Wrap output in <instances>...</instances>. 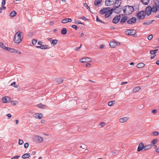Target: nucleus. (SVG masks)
<instances>
[{"label":"nucleus","instance_id":"nucleus-1","mask_svg":"<svg viewBox=\"0 0 159 159\" xmlns=\"http://www.w3.org/2000/svg\"><path fill=\"white\" fill-rule=\"evenodd\" d=\"M121 1L120 0H114L113 5L114 11L116 13H120L122 9V7L120 6L121 4Z\"/></svg>","mask_w":159,"mask_h":159},{"label":"nucleus","instance_id":"nucleus-2","mask_svg":"<svg viewBox=\"0 0 159 159\" xmlns=\"http://www.w3.org/2000/svg\"><path fill=\"white\" fill-rule=\"evenodd\" d=\"M22 32L17 31L15 34L14 38V42L17 44H19L21 41L22 38L21 37Z\"/></svg>","mask_w":159,"mask_h":159},{"label":"nucleus","instance_id":"nucleus-3","mask_svg":"<svg viewBox=\"0 0 159 159\" xmlns=\"http://www.w3.org/2000/svg\"><path fill=\"white\" fill-rule=\"evenodd\" d=\"M134 11L133 7L126 6L124 7L123 10L124 13L125 15H130Z\"/></svg>","mask_w":159,"mask_h":159},{"label":"nucleus","instance_id":"nucleus-4","mask_svg":"<svg viewBox=\"0 0 159 159\" xmlns=\"http://www.w3.org/2000/svg\"><path fill=\"white\" fill-rule=\"evenodd\" d=\"M137 16L139 19L143 20L146 16V12L144 11H140L137 13Z\"/></svg>","mask_w":159,"mask_h":159},{"label":"nucleus","instance_id":"nucleus-5","mask_svg":"<svg viewBox=\"0 0 159 159\" xmlns=\"http://www.w3.org/2000/svg\"><path fill=\"white\" fill-rule=\"evenodd\" d=\"M136 33V30H128L125 31V33L126 34L129 35H134Z\"/></svg>","mask_w":159,"mask_h":159},{"label":"nucleus","instance_id":"nucleus-6","mask_svg":"<svg viewBox=\"0 0 159 159\" xmlns=\"http://www.w3.org/2000/svg\"><path fill=\"white\" fill-rule=\"evenodd\" d=\"M80 61L82 63H87L91 62L92 60L90 58L86 57L80 59Z\"/></svg>","mask_w":159,"mask_h":159},{"label":"nucleus","instance_id":"nucleus-7","mask_svg":"<svg viewBox=\"0 0 159 159\" xmlns=\"http://www.w3.org/2000/svg\"><path fill=\"white\" fill-rule=\"evenodd\" d=\"M118 45H120V43L117 42L111 41L110 42V45L112 48H114Z\"/></svg>","mask_w":159,"mask_h":159},{"label":"nucleus","instance_id":"nucleus-8","mask_svg":"<svg viewBox=\"0 0 159 159\" xmlns=\"http://www.w3.org/2000/svg\"><path fill=\"white\" fill-rule=\"evenodd\" d=\"M152 8L151 6H149L147 7L146 8V14L147 16L150 15L151 13Z\"/></svg>","mask_w":159,"mask_h":159},{"label":"nucleus","instance_id":"nucleus-9","mask_svg":"<svg viewBox=\"0 0 159 159\" xmlns=\"http://www.w3.org/2000/svg\"><path fill=\"white\" fill-rule=\"evenodd\" d=\"M114 0H106L105 4L106 6H111L114 4Z\"/></svg>","mask_w":159,"mask_h":159},{"label":"nucleus","instance_id":"nucleus-10","mask_svg":"<svg viewBox=\"0 0 159 159\" xmlns=\"http://www.w3.org/2000/svg\"><path fill=\"white\" fill-rule=\"evenodd\" d=\"M33 116L34 118L39 119H42L43 117V115L41 113H36Z\"/></svg>","mask_w":159,"mask_h":159},{"label":"nucleus","instance_id":"nucleus-11","mask_svg":"<svg viewBox=\"0 0 159 159\" xmlns=\"http://www.w3.org/2000/svg\"><path fill=\"white\" fill-rule=\"evenodd\" d=\"M136 19L135 17H133L127 21V23L128 24H132L136 22Z\"/></svg>","mask_w":159,"mask_h":159},{"label":"nucleus","instance_id":"nucleus-12","mask_svg":"<svg viewBox=\"0 0 159 159\" xmlns=\"http://www.w3.org/2000/svg\"><path fill=\"white\" fill-rule=\"evenodd\" d=\"M114 11L113 9L108 10L106 13L105 15V17L107 18L110 16L112 13L113 11Z\"/></svg>","mask_w":159,"mask_h":159},{"label":"nucleus","instance_id":"nucleus-13","mask_svg":"<svg viewBox=\"0 0 159 159\" xmlns=\"http://www.w3.org/2000/svg\"><path fill=\"white\" fill-rule=\"evenodd\" d=\"M120 16L115 17L112 20L113 22L115 24L117 23L120 20Z\"/></svg>","mask_w":159,"mask_h":159},{"label":"nucleus","instance_id":"nucleus-14","mask_svg":"<svg viewBox=\"0 0 159 159\" xmlns=\"http://www.w3.org/2000/svg\"><path fill=\"white\" fill-rule=\"evenodd\" d=\"M144 145L143 143H140L138 147L137 151L138 152H140L141 150H144Z\"/></svg>","mask_w":159,"mask_h":159},{"label":"nucleus","instance_id":"nucleus-15","mask_svg":"<svg viewBox=\"0 0 159 159\" xmlns=\"http://www.w3.org/2000/svg\"><path fill=\"white\" fill-rule=\"evenodd\" d=\"M129 119V118L125 116L119 119V122L120 123L125 122L127 121Z\"/></svg>","mask_w":159,"mask_h":159},{"label":"nucleus","instance_id":"nucleus-16","mask_svg":"<svg viewBox=\"0 0 159 159\" xmlns=\"http://www.w3.org/2000/svg\"><path fill=\"white\" fill-rule=\"evenodd\" d=\"M35 139L36 141L38 143H41L43 141V138L39 136H36L35 137Z\"/></svg>","mask_w":159,"mask_h":159},{"label":"nucleus","instance_id":"nucleus-17","mask_svg":"<svg viewBox=\"0 0 159 159\" xmlns=\"http://www.w3.org/2000/svg\"><path fill=\"white\" fill-rule=\"evenodd\" d=\"M110 9V7H107L101 9L100 11V13L101 14H104L106 13V12L108 10Z\"/></svg>","mask_w":159,"mask_h":159},{"label":"nucleus","instance_id":"nucleus-18","mask_svg":"<svg viewBox=\"0 0 159 159\" xmlns=\"http://www.w3.org/2000/svg\"><path fill=\"white\" fill-rule=\"evenodd\" d=\"M10 98L8 97H3L2 98V100L4 103L8 102L9 101L10 102Z\"/></svg>","mask_w":159,"mask_h":159},{"label":"nucleus","instance_id":"nucleus-19","mask_svg":"<svg viewBox=\"0 0 159 159\" xmlns=\"http://www.w3.org/2000/svg\"><path fill=\"white\" fill-rule=\"evenodd\" d=\"M72 21L71 18H65L62 20V22L63 23H66L67 22H70Z\"/></svg>","mask_w":159,"mask_h":159},{"label":"nucleus","instance_id":"nucleus-20","mask_svg":"<svg viewBox=\"0 0 159 159\" xmlns=\"http://www.w3.org/2000/svg\"><path fill=\"white\" fill-rule=\"evenodd\" d=\"M37 48H40L42 49H46L49 48V46L46 45H41L40 46H36Z\"/></svg>","mask_w":159,"mask_h":159},{"label":"nucleus","instance_id":"nucleus-21","mask_svg":"<svg viewBox=\"0 0 159 159\" xmlns=\"http://www.w3.org/2000/svg\"><path fill=\"white\" fill-rule=\"evenodd\" d=\"M129 18L127 16L123 17L121 20L120 22L121 24H123Z\"/></svg>","mask_w":159,"mask_h":159},{"label":"nucleus","instance_id":"nucleus-22","mask_svg":"<svg viewBox=\"0 0 159 159\" xmlns=\"http://www.w3.org/2000/svg\"><path fill=\"white\" fill-rule=\"evenodd\" d=\"M58 42V40L55 39H53L52 41H50L51 45L53 46L56 45Z\"/></svg>","mask_w":159,"mask_h":159},{"label":"nucleus","instance_id":"nucleus-23","mask_svg":"<svg viewBox=\"0 0 159 159\" xmlns=\"http://www.w3.org/2000/svg\"><path fill=\"white\" fill-rule=\"evenodd\" d=\"M6 50H7L9 52H11L15 53L16 52V49L14 48H6Z\"/></svg>","mask_w":159,"mask_h":159},{"label":"nucleus","instance_id":"nucleus-24","mask_svg":"<svg viewBox=\"0 0 159 159\" xmlns=\"http://www.w3.org/2000/svg\"><path fill=\"white\" fill-rule=\"evenodd\" d=\"M145 66V64L143 63H140L138 64L136 66V67L139 68H142L144 67Z\"/></svg>","mask_w":159,"mask_h":159},{"label":"nucleus","instance_id":"nucleus-25","mask_svg":"<svg viewBox=\"0 0 159 159\" xmlns=\"http://www.w3.org/2000/svg\"><path fill=\"white\" fill-rule=\"evenodd\" d=\"M30 157V153H26L24 154L22 156V158L23 159H26L29 158Z\"/></svg>","mask_w":159,"mask_h":159},{"label":"nucleus","instance_id":"nucleus-26","mask_svg":"<svg viewBox=\"0 0 159 159\" xmlns=\"http://www.w3.org/2000/svg\"><path fill=\"white\" fill-rule=\"evenodd\" d=\"M37 107H38L42 109H45L46 107V106L43 105L42 103H40L37 105Z\"/></svg>","mask_w":159,"mask_h":159},{"label":"nucleus","instance_id":"nucleus-27","mask_svg":"<svg viewBox=\"0 0 159 159\" xmlns=\"http://www.w3.org/2000/svg\"><path fill=\"white\" fill-rule=\"evenodd\" d=\"M102 1V0H95L94 2L95 6H98V5L100 4Z\"/></svg>","mask_w":159,"mask_h":159},{"label":"nucleus","instance_id":"nucleus-28","mask_svg":"<svg viewBox=\"0 0 159 159\" xmlns=\"http://www.w3.org/2000/svg\"><path fill=\"white\" fill-rule=\"evenodd\" d=\"M141 89V88L139 87H137L134 88L133 90V92L135 93L140 90Z\"/></svg>","mask_w":159,"mask_h":159},{"label":"nucleus","instance_id":"nucleus-29","mask_svg":"<svg viewBox=\"0 0 159 159\" xmlns=\"http://www.w3.org/2000/svg\"><path fill=\"white\" fill-rule=\"evenodd\" d=\"M67 33V30L66 28H63L61 31V33L62 34H66Z\"/></svg>","mask_w":159,"mask_h":159},{"label":"nucleus","instance_id":"nucleus-30","mask_svg":"<svg viewBox=\"0 0 159 159\" xmlns=\"http://www.w3.org/2000/svg\"><path fill=\"white\" fill-rule=\"evenodd\" d=\"M150 0H141V2L144 5H147L149 2Z\"/></svg>","mask_w":159,"mask_h":159},{"label":"nucleus","instance_id":"nucleus-31","mask_svg":"<svg viewBox=\"0 0 159 159\" xmlns=\"http://www.w3.org/2000/svg\"><path fill=\"white\" fill-rule=\"evenodd\" d=\"M154 21V20H150L146 22H144L143 23V24L144 25H150Z\"/></svg>","mask_w":159,"mask_h":159},{"label":"nucleus","instance_id":"nucleus-32","mask_svg":"<svg viewBox=\"0 0 159 159\" xmlns=\"http://www.w3.org/2000/svg\"><path fill=\"white\" fill-rule=\"evenodd\" d=\"M151 147V146L150 145H148L145 146H144V150L145 151L147 150L150 149Z\"/></svg>","mask_w":159,"mask_h":159},{"label":"nucleus","instance_id":"nucleus-33","mask_svg":"<svg viewBox=\"0 0 159 159\" xmlns=\"http://www.w3.org/2000/svg\"><path fill=\"white\" fill-rule=\"evenodd\" d=\"M158 50V49H156L154 50L151 51L150 52V53L152 55H154L156 56V53L157 52Z\"/></svg>","mask_w":159,"mask_h":159},{"label":"nucleus","instance_id":"nucleus-34","mask_svg":"<svg viewBox=\"0 0 159 159\" xmlns=\"http://www.w3.org/2000/svg\"><path fill=\"white\" fill-rule=\"evenodd\" d=\"M63 81V80H62L61 78H58L57 79L56 82L58 83V84H61Z\"/></svg>","mask_w":159,"mask_h":159},{"label":"nucleus","instance_id":"nucleus-35","mask_svg":"<svg viewBox=\"0 0 159 159\" xmlns=\"http://www.w3.org/2000/svg\"><path fill=\"white\" fill-rule=\"evenodd\" d=\"M157 139H153L151 141L150 145L152 146L156 144L157 142Z\"/></svg>","mask_w":159,"mask_h":159},{"label":"nucleus","instance_id":"nucleus-36","mask_svg":"<svg viewBox=\"0 0 159 159\" xmlns=\"http://www.w3.org/2000/svg\"><path fill=\"white\" fill-rule=\"evenodd\" d=\"M0 47L2 48L5 50H6V48H7L6 47L4 44L1 42H0Z\"/></svg>","mask_w":159,"mask_h":159},{"label":"nucleus","instance_id":"nucleus-37","mask_svg":"<svg viewBox=\"0 0 159 159\" xmlns=\"http://www.w3.org/2000/svg\"><path fill=\"white\" fill-rule=\"evenodd\" d=\"M16 12L15 11H12L10 14V16L11 17H13L15 16L16 15Z\"/></svg>","mask_w":159,"mask_h":159},{"label":"nucleus","instance_id":"nucleus-38","mask_svg":"<svg viewBox=\"0 0 159 159\" xmlns=\"http://www.w3.org/2000/svg\"><path fill=\"white\" fill-rule=\"evenodd\" d=\"M115 103V101H110L108 102V105L110 106H111L113 105Z\"/></svg>","mask_w":159,"mask_h":159},{"label":"nucleus","instance_id":"nucleus-39","mask_svg":"<svg viewBox=\"0 0 159 159\" xmlns=\"http://www.w3.org/2000/svg\"><path fill=\"white\" fill-rule=\"evenodd\" d=\"M152 8V11L153 12H156L157 11V8L156 6H153Z\"/></svg>","mask_w":159,"mask_h":159},{"label":"nucleus","instance_id":"nucleus-40","mask_svg":"<svg viewBox=\"0 0 159 159\" xmlns=\"http://www.w3.org/2000/svg\"><path fill=\"white\" fill-rule=\"evenodd\" d=\"M75 23L76 24H81L84 25V24L82 22H79L77 20H75Z\"/></svg>","mask_w":159,"mask_h":159},{"label":"nucleus","instance_id":"nucleus-41","mask_svg":"<svg viewBox=\"0 0 159 159\" xmlns=\"http://www.w3.org/2000/svg\"><path fill=\"white\" fill-rule=\"evenodd\" d=\"M15 84H16L15 82H14L11 84V85L14 86V87L15 88H17L18 87V85H15Z\"/></svg>","mask_w":159,"mask_h":159},{"label":"nucleus","instance_id":"nucleus-42","mask_svg":"<svg viewBox=\"0 0 159 159\" xmlns=\"http://www.w3.org/2000/svg\"><path fill=\"white\" fill-rule=\"evenodd\" d=\"M153 37L152 34H151L149 35L148 37V40H151L152 39Z\"/></svg>","mask_w":159,"mask_h":159},{"label":"nucleus","instance_id":"nucleus-43","mask_svg":"<svg viewBox=\"0 0 159 159\" xmlns=\"http://www.w3.org/2000/svg\"><path fill=\"white\" fill-rule=\"evenodd\" d=\"M152 134L154 136H158L159 135V133L158 132L155 131L153 132Z\"/></svg>","mask_w":159,"mask_h":159},{"label":"nucleus","instance_id":"nucleus-44","mask_svg":"<svg viewBox=\"0 0 159 159\" xmlns=\"http://www.w3.org/2000/svg\"><path fill=\"white\" fill-rule=\"evenodd\" d=\"M11 103L12 105L15 106L17 104V102L16 101H12Z\"/></svg>","mask_w":159,"mask_h":159},{"label":"nucleus","instance_id":"nucleus-45","mask_svg":"<svg viewBox=\"0 0 159 159\" xmlns=\"http://www.w3.org/2000/svg\"><path fill=\"white\" fill-rule=\"evenodd\" d=\"M23 143V141L21 139H19L18 143L20 145H21Z\"/></svg>","mask_w":159,"mask_h":159},{"label":"nucleus","instance_id":"nucleus-46","mask_svg":"<svg viewBox=\"0 0 159 159\" xmlns=\"http://www.w3.org/2000/svg\"><path fill=\"white\" fill-rule=\"evenodd\" d=\"M20 157V156H16L15 157L11 158V159H17Z\"/></svg>","mask_w":159,"mask_h":159},{"label":"nucleus","instance_id":"nucleus-47","mask_svg":"<svg viewBox=\"0 0 159 159\" xmlns=\"http://www.w3.org/2000/svg\"><path fill=\"white\" fill-rule=\"evenodd\" d=\"M96 20L97 21H98L102 23H104V22H103L102 20H100L98 16L97 17Z\"/></svg>","mask_w":159,"mask_h":159},{"label":"nucleus","instance_id":"nucleus-48","mask_svg":"<svg viewBox=\"0 0 159 159\" xmlns=\"http://www.w3.org/2000/svg\"><path fill=\"white\" fill-rule=\"evenodd\" d=\"M29 143H26L25 144L24 147L25 148H27L29 147Z\"/></svg>","mask_w":159,"mask_h":159},{"label":"nucleus","instance_id":"nucleus-49","mask_svg":"<svg viewBox=\"0 0 159 159\" xmlns=\"http://www.w3.org/2000/svg\"><path fill=\"white\" fill-rule=\"evenodd\" d=\"M37 42V41L35 39H33L32 41V43L33 45H35Z\"/></svg>","mask_w":159,"mask_h":159},{"label":"nucleus","instance_id":"nucleus-50","mask_svg":"<svg viewBox=\"0 0 159 159\" xmlns=\"http://www.w3.org/2000/svg\"><path fill=\"white\" fill-rule=\"evenodd\" d=\"M84 6L85 7H86V8H87V9H90V8L89 7V6L87 5V4L86 3H84Z\"/></svg>","mask_w":159,"mask_h":159},{"label":"nucleus","instance_id":"nucleus-51","mask_svg":"<svg viewBox=\"0 0 159 159\" xmlns=\"http://www.w3.org/2000/svg\"><path fill=\"white\" fill-rule=\"evenodd\" d=\"M33 33L32 32H29L28 33V36L29 37H31L33 36Z\"/></svg>","mask_w":159,"mask_h":159},{"label":"nucleus","instance_id":"nucleus-52","mask_svg":"<svg viewBox=\"0 0 159 159\" xmlns=\"http://www.w3.org/2000/svg\"><path fill=\"white\" fill-rule=\"evenodd\" d=\"M72 27L76 30H77V26L75 25H72Z\"/></svg>","mask_w":159,"mask_h":159},{"label":"nucleus","instance_id":"nucleus-53","mask_svg":"<svg viewBox=\"0 0 159 159\" xmlns=\"http://www.w3.org/2000/svg\"><path fill=\"white\" fill-rule=\"evenodd\" d=\"M6 2L5 0H2V6H4V5L5 4Z\"/></svg>","mask_w":159,"mask_h":159},{"label":"nucleus","instance_id":"nucleus-54","mask_svg":"<svg viewBox=\"0 0 159 159\" xmlns=\"http://www.w3.org/2000/svg\"><path fill=\"white\" fill-rule=\"evenodd\" d=\"M6 8V7L3 6H2L0 8V9L1 10H3L4 9H5Z\"/></svg>","mask_w":159,"mask_h":159},{"label":"nucleus","instance_id":"nucleus-55","mask_svg":"<svg viewBox=\"0 0 159 159\" xmlns=\"http://www.w3.org/2000/svg\"><path fill=\"white\" fill-rule=\"evenodd\" d=\"M79 19L83 20H86V18L84 16H82L79 18Z\"/></svg>","mask_w":159,"mask_h":159},{"label":"nucleus","instance_id":"nucleus-56","mask_svg":"<svg viewBox=\"0 0 159 159\" xmlns=\"http://www.w3.org/2000/svg\"><path fill=\"white\" fill-rule=\"evenodd\" d=\"M157 110L154 109L152 111V113H153L155 114V113H156V112H157Z\"/></svg>","mask_w":159,"mask_h":159},{"label":"nucleus","instance_id":"nucleus-57","mask_svg":"<svg viewBox=\"0 0 159 159\" xmlns=\"http://www.w3.org/2000/svg\"><path fill=\"white\" fill-rule=\"evenodd\" d=\"M6 116L9 118H11V115L10 114H7L6 115Z\"/></svg>","mask_w":159,"mask_h":159},{"label":"nucleus","instance_id":"nucleus-58","mask_svg":"<svg viewBox=\"0 0 159 159\" xmlns=\"http://www.w3.org/2000/svg\"><path fill=\"white\" fill-rule=\"evenodd\" d=\"M81 45H81V44L80 46V47H76V48H75V50H76V51H77V50H79V49L80 48H81Z\"/></svg>","mask_w":159,"mask_h":159},{"label":"nucleus","instance_id":"nucleus-59","mask_svg":"<svg viewBox=\"0 0 159 159\" xmlns=\"http://www.w3.org/2000/svg\"><path fill=\"white\" fill-rule=\"evenodd\" d=\"M16 52L15 53H16L18 54H21V52L20 51H17L16 50Z\"/></svg>","mask_w":159,"mask_h":159},{"label":"nucleus","instance_id":"nucleus-60","mask_svg":"<svg viewBox=\"0 0 159 159\" xmlns=\"http://www.w3.org/2000/svg\"><path fill=\"white\" fill-rule=\"evenodd\" d=\"M127 83V82H122L121 84H120V85H124V84H126Z\"/></svg>","mask_w":159,"mask_h":159},{"label":"nucleus","instance_id":"nucleus-61","mask_svg":"<svg viewBox=\"0 0 159 159\" xmlns=\"http://www.w3.org/2000/svg\"><path fill=\"white\" fill-rule=\"evenodd\" d=\"M104 45L103 44L101 45L100 47V48L102 49L104 47Z\"/></svg>","mask_w":159,"mask_h":159},{"label":"nucleus","instance_id":"nucleus-62","mask_svg":"<svg viewBox=\"0 0 159 159\" xmlns=\"http://www.w3.org/2000/svg\"><path fill=\"white\" fill-rule=\"evenodd\" d=\"M42 44V41H39L38 43V45H41Z\"/></svg>","mask_w":159,"mask_h":159},{"label":"nucleus","instance_id":"nucleus-63","mask_svg":"<svg viewBox=\"0 0 159 159\" xmlns=\"http://www.w3.org/2000/svg\"><path fill=\"white\" fill-rule=\"evenodd\" d=\"M91 65V64L90 63H87L86 65V67H88L89 66H90Z\"/></svg>","mask_w":159,"mask_h":159},{"label":"nucleus","instance_id":"nucleus-64","mask_svg":"<svg viewBox=\"0 0 159 159\" xmlns=\"http://www.w3.org/2000/svg\"><path fill=\"white\" fill-rule=\"evenodd\" d=\"M155 151L157 153H159V148L156 149Z\"/></svg>","mask_w":159,"mask_h":159}]
</instances>
